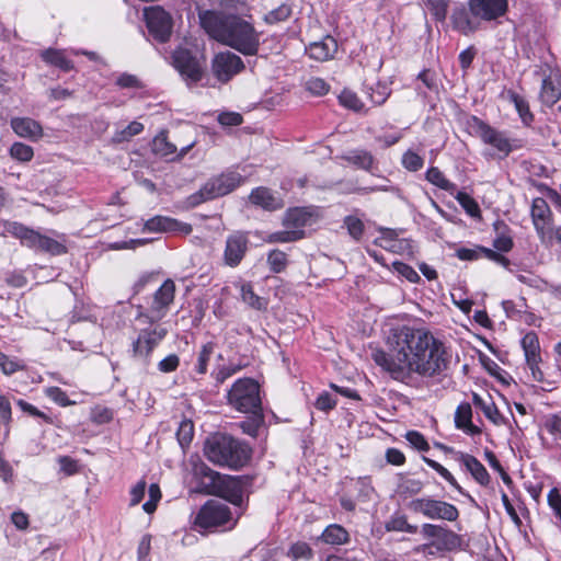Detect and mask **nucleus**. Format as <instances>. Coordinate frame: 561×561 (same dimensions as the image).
Returning a JSON list of instances; mask_svg holds the SVG:
<instances>
[{
    "label": "nucleus",
    "instance_id": "obj_1",
    "mask_svg": "<svg viewBox=\"0 0 561 561\" xmlns=\"http://www.w3.org/2000/svg\"><path fill=\"white\" fill-rule=\"evenodd\" d=\"M387 345L389 353L376 350L374 362L394 379L412 375L434 377L446 369V348L428 330L403 325L391 331Z\"/></svg>",
    "mask_w": 561,
    "mask_h": 561
},
{
    "label": "nucleus",
    "instance_id": "obj_2",
    "mask_svg": "<svg viewBox=\"0 0 561 561\" xmlns=\"http://www.w3.org/2000/svg\"><path fill=\"white\" fill-rule=\"evenodd\" d=\"M198 18L202 28L210 38L245 56L256 55L260 33L251 22L239 15L224 14L215 10L201 11Z\"/></svg>",
    "mask_w": 561,
    "mask_h": 561
},
{
    "label": "nucleus",
    "instance_id": "obj_3",
    "mask_svg": "<svg viewBox=\"0 0 561 561\" xmlns=\"http://www.w3.org/2000/svg\"><path fill=\"white\" fill-rule=\"evenodd\" d=\"M206 458L221 467L239 468L250 458L248 448L226 434L210 435L204 445Z\"/></svg>",
    "mask_w": 561,
    "mask_h": 561
},
{
    "label": "nucleus",
    "instance_id": "obj_4",
    "mask_svg": "<svg viewBox=\"0 0 561 561\" xmlns=\"http://www.w3.org/2000/svg\"><path fill=\"white\" fill-rule=\"evenodd\" d=\"M5 231L13 237L20 239L22 245L49 253L51 255H60L66 253L65 244L54 238L41 234L38 231L32 230L18 222H9L5 225Z\"/></svg>",
    "mask_w": 561,
    "mask_h": 561
},
{
    "label": "nucleus",
    "instance_id": "obj_5",
    "mask_svg": "<svg viewBox=\"0 0 561 561\" xmlns=\"http://www.w3.org/2000/svg\"><path fill=\"white\" fill-rule=\"evenodd\" d=\"M228 402L243 413H256L261 408L259 383L251 378L238 379L228 392Z\"/></svg>",
    "mask_w": 561,
    "mask_h": 561
},
{
    "label": "nucleus",
    "instance_id": "obj_6",
    "mask_svg": "<svg viewBox=\"0 0 561 561\" xmlns=\"http://www.w3.org/2000/svg\"><path fill=\"white\" fill-rule=\"evenodd\" d=\"M408 508L430 519H444L455 522L459 517L458 508L445 501L432 497H417L408 503Z\"/></svg>",
    "mask_w": 561,
    "mask_h": 561
},
{
    "label": "nucleus",
    "instance_id": "obj_7",
    "mask_svg": "<svg viewBox=\"0 0 561 561\" xmlns=\"http://www.w3.org/2000/svg\"><path fill=\"white\" fill-rule=\"evenodd\" d=\"M231 520L229 507L218 501H208L201 507L194 525L201 529H209L228 524Z\"/></svg>",
    "mask_w": 561,
    "mask_h": 561
},
{
    "label": "nucleus",
    "instance_id": "obj_8",
    "mask_svg": "<svg viewBox=\"0 0 561 561\" xmlns=\"http://www.w3.org/2000/svg\"><path fill=\"white\" fill-rule=\"evenodd\" d=\"M421 533L424 538L431 539V546L439 551H453L459 549L462 543L458 534L440 525L423 524Z\"/></svg>",
    "mask_w": 561,
    "mask_h": 561
},
{
    "label": "nucleus",
    "instance_id": "obj_9",
    "mask_svg": "<svg viewBox=\"0 0 561 561\" xmlns=\"http://www.w3.org/2000/svg\"><path fill=\"white\" fill-rule=\"evenodd\" d=\"M241 182V175L236 172L222 173L209 180L199 193L204 201L217 198L232 192Z\"/></svg>",
    "mask_w": 561,
    "mask_h": 561
},
{
    "label": "nucleus",
    "instance_id": "obj_10",
    "mask_svg": "<svg viewBox=\"0 0 561 561\" xmlns=\"http://www.w3.org/2000/svg\"><path fill=\"white\" fill-rule=\"evenodd\" d=\"M471 127L476 135L480 137L484 144L491 146L499 154L506 157L511 152V142L503 133L495 130L476 117L472 118Z\"/></svg>",
    "mask_w": 561,
    "mask_h": 561
},
{
    "label": "nucleus",
    "instance_id": "obj_11",
    "mask_svg": "<svg viewBox=\"0 0 561 561\" xmlns=\"http://www.w3.org/2000/svg\"><path fill=\"white\" fill-rule=\"evenodd\" d=\"M149 32L160 42H165L172 32V19L161 7H150L144 12Z\"/></svg>",
    "mask_w": 561,
    "mask_h": 561
},
{
    "label": "nucleus",
    "instance_id": "obj_12",
    "mask_svg": "<svg viewBox=\"0 0 561 561\" xmlns=\"http://www.w3.org/2000/svg\"><path fill=\"white\" fill-rule=\"evenodd\" d=\"M243 68L242 59L231 51L217 54L211 62L214 76L221 82H228L233 76L242 71Z\"/></svg>",
    "mask_w": 561,
    "mask_h": 561
},
{
    "label": "nucleus",
    "instance_id": "obj_13",
    "mask_svg": "<svg viewBox=\"0 0 561 561\" xmlns=\"http://www.w3.org/2000/svg\"><path fill=\"white\" fill-rule=\"evenodd\" d=\"M173 65L187 84L196 83L202 79V65L188 50L176 49L173 53Z\"/></svg>",
    "mask_w": 561,
    "mask_h": 561
},
{
    "label": "nucleus",
    "instance_id": "obj_14",
    "mask_svg": "<svg viewBox=\"0 0 561 561\" xmlns=\"http://www.w3.org/2000/svg\"><path fill=\"white\" fill-rule=\"evenodd\" d=\"M531 218L540 240L546 242L550 239V234L552 233V220L551 210L545 199H534L531 206Z\"/></svg>",
    "mask_w": 561,
    "mask_h": 561
},
{
    "label": "nucleus",
    "instance_id": "obj_15",
    "mask_svg": "<svg viewBox=\"0 0 561 561\" xmlns=\"http://www.w3.org/2000/svg\"><path fill=\"white\" fill-rule=\"evenodd\" d=\"M526 363L531 370L533 378L537 381L542 380L543 375L539 368L541 363L540 345L536 333L529 332L522 340Z\"/></svg>",
    "mask_w": 561,
    "mask_h": 561
},
{
    "label": "nucleus",
    "instance_id": "obj_16",
    "mask_svg": "<svg viewBox=\"0 0 561 561\" xmlns=\"http://www.w3.org/2000/svg\"><path fill=\"white\" fill-rule=\"evenodd\" d=\"M167 330L161 327H154L151 330H144L133 344L134 355L147 358L153 348L163 340Z\"/></svg>",
    "mask_w": 561,
    "mask_h": 561
},
{
    "label": "nucleus",
    "instance_id": "obj_17",
    "mask_svg": "<svg viewBox=\"0 0 561 561\" xmlns=\"http://www.w3.org/2000/svg\"><path fill=\"white\" fill-rule=\"evenodd\" d=\"M144 232H176L181 234H190L192 226L173 218L156 216L144 224Z\"/></svg>",
    "mask_w": 561,
    "mask_h": 561
},
{
    "label": "nucleus",
    "instance_id": "obj_18",
    "mask_svg": "<svg viewBox=\"0 0 561 561\" xmlns=\"http://www.w3.org/2000/svg\"><path fill=\"white\" fill-rule=\"evenodd\" d=\"M248 249V238L244 233L236 232L228 237L224 252L226 265L236 267L242 261Z\"/></svg>",
    "mask_w": 561,
    "mask_h": 561
},
{
    "label": "nucleus",
    "instance_id": "obj_19",
    "mask_svg": "<svg viewBox=\"0 0 561 561\" xmlns=\"http://www.w3.org/2000/svg\"><path fill=\"white\" fill-rule=\"evenodd\" d=\"M471 12L484 20H493L506 12L507 0H469Z\"/></svg>",
    "mask_w": 561,
    "mask_h": 561
},
{
    "label": "nucleus",
    "instance_id": "obj_20",
    "mask_svg": "<svg viewBox=\"0 0 561 561\" xmlns=\"http://www.w3.org/2000/svg\"><path fill=\"white\" fill-rule=\"evenodd\" d=\"M375 244L397 254L412 253V244L407 239H399L396 231L391 229H381L380 236L376 238Z\"/></svg>",
    "mask_w": 561,
    "mask_h": 561
},
{
    "label": "nucleus",
    "instance_id": "obj_21",
    "mask_svg": "<svg viewBox=\"0 0 561 561\" xmlns=\"http://www.w3.org/2000/svg\"><path fill=\"white\" fill-rule=\"evenodd\" d=\"M11 127L13 131L22 138L36 140L43 136V128L39 123L28 117L12 118Z\"/></svg>",
    "mask_w": 561,
    "mask_h": 561
},
{
    "label": "nucleus",
    "instance_id": "obj_22",
    "mask_svg": "<svg viewBox=\"0 0 561 561\" xmlns=\"http://www.w3.org/2000/svg\"><path fill=\"white\" fill-rule=\"evenodd\" d=\"M561 98V77L558 73L551 72L543 79L540 99L547 106L554 105Z\"/></svg>",
    "mask_w": 561,
    "mask_h": 561
},
{
    "label": "nucleus",
    "instance_id": "obj_23",
    "mask_svg": "<svg viewBox=\"0 0 561 561\" xmlns=\"http://www.w3.org/2000/svg\"><path fill=\"white\" fill-rule=\"evenodd\" d=\"M337 50V43L331 36H325L319 42L311 43L308 47L309 56L318 61L331 59Z\"/></svg>",
    "mask_w": 561,
    "mask_h": 561
},
{
    "label": "nucleus",
    "instance_id": "obj_24",
    "mask_svg": "<svg viewBox=\"0 0 561 561\" xmlns=\"http://www.w3.org/2000/svg\"><path fill=\"white\" fill-rule=\"evenodd\" d=\"M250 202L266 210H275L283 207V201L265 187H257L252 191Z\"/></svg>",
    "mask_w": 561,
    "mask_h": 561
},
{
    "label": "nucleus",
    "instance_id": "obj_25",
    "mask_svg": "<svg viewBox=\"0 0 561 561\" xmlns=\"http://www.w3.org/2000/svg\"><path fill=\"white\" fill-rule=\"evenodd\" d=\"M313 213L309 208L289 209L284 217V226L290 229L302 230L304 227L311 224Z\"/></svg>",
    "mask_w": 561,
    "mask_h": 561
},
{
    "label": "nucleus",
    "instance_id": "obj_26",
    "mask_svg": "<svg viewBox=\"0 0 561 561\" xmlns=\"http://www.w3.org/2000/svg\"><path fill=\"white\" fill-rule=\"evenodd\" d=\"M459 459L478 483L486 485L490 482V476L485 467L476 457L461 454Z\"/></svg>",
    "mask_w": 561,
    "mask_h": 561
},
{
    "label": "nucleus",
    "instance_id": "obj_27",
    "mask_svg": "<svg viewBox=\"0 0 561 561\" xmlns=\"http://www.w3.org/2000/svg\"><path fill=\"white\" fill-rule=\"evenodd\" d=\"M471 417L472 410L469 403L458 405L455 413L456 427L471 435L479 434L480 430L472 424Z\"/></svg>",
    "mask_w": 561,
    "mask_h": 561
},
{
    "label": "nucleus",
    "instance_id": "obj_28",
    "mask_svg": "<svg viewBox=\"0 0 561 561\" xmlns=\"http://www.w3.org/2000/svg\"><path fill=\"white\" fill-rule=\"evenodd\" d=\"M473 403L476 407L481 409L484 416L489 419L493 424L495 425H502L505 423V419L503 415L499 412L497 408L495 407L494 402L489 398L488 400L483 399L479 394H473Z\"/></svg>",
    "mask_w": 561,
    "mask_h": 561
},
{
    "label": "nucleus",
    "instance_id": "obj_29",
    "mask_svg": "<svg viewBox=\"0 0 561 561\" xmlns=\"http://www.w3.org/2000/svg\"><path fill=\"white\" fill-rule=\"evenodd\" d=\"M175 285L173 280L167 279L156 291L153 299V309L161 311L167 308L174 299Z\"/></svg>",
    "mask_w": 561,
    "mask_h": 561
},
{
    "label": "nucleus",
    "instance_id": "obj_30",
    "mask_svg": "<svg viewBox=\"0 0 561 561\" xmlns=\"http://www.w3.org/2000/svg\"><path fill=\"white\" fill-rule=\"evenodd\" d=\"M41 56L45 62L58 67L64 71H69L73 68V64L66 57L64 50L49 48L44 50Z\"/></svg>",
    "mask_w": 561,
    "mask_h": 561
},
{
    "label": "nucleus",
    "instance_id": "obj_31",
    "mask_svg": "<svg viewBox=\"0 0 561 561\" xmlns=\"http://www.w3.org/2000/svg\"><path fill=\"white\" fill-rule=\"evenodd\" d=\"M320 539L328 545H344L348 541V533L340 525L328 526Z\"/></svg>",
    "mask_w": 561,
    "mask_h": 561
},
{
    "label": "nucleus",
    "instance_id": "obj_32",
    "mask_svg": "<svg viewBox=\"0 0 561 561\" xmlns=\"http://www.w3.org/2000/svg\"><path fill=\"white\" fill-rule=\"evenodd\" d=\"M424 484L421 480L401 476L397 485V493L400 496L408 497L419 494Z\"/></svg>",
    "mask_w": 561,
    "mask_h": 561
},
{
    "label": "nucleus",
    "instance_id": "obj_33",
    "mask_svg": "<svg viewBox=\"0 0 561 561\" xmlns=\"http://www.w3.org/2000/svg\"><path fill=\"white\" fill-rule=\"evenodd\" d=\"M385 527L388 531H401L408 534H415L417 531V526L410 524L407 516L402 514L392 515L386 523Z\"/></svg>",
    "mask_w": 561,
    "mask_h": 561
},
{
    "label": "nucleus",
    "instance_id": "obj_34",
    "mask_svg": "<svg viewBox=\"0 0 561 561\" xmlns=\"http://www.w3.org/2000/svg\"><path fill=\"white\" fill-rule=\"evenodd\" d=\"M215 352V344L207 342L202 345L196 356L195 371L198 375H205L207 373L208 363Z\"/></svg>",
    "mask_w": 561,
    "mask_h": 561
},
{
    "label": "nucleus",
    "instance_id": "obj_35",
    "mask_svg": "<svg viewBox=\"0 0 561 561\" xmlns=\"http://www.w3.org/2000/svg\"><path fill=\"white\" fill-rule=\"evenodd\" d=\"M426 180L433 185L449 193H454L456 191V185L446 179L438 168H430L426 172Z\"/></svg>",
    "mask_w": 561,
    "mask_h": 561
},
{
    "label": "nucleus",
    "instance_id": "obj_36",
    "mask_svg": "<svg viewBox=\"0 0 561 561\" xmlns=\"http://www.w3.org/2000/svg\"><path fill=\"white\" fill-rule=\"evenodd\" d=\"M345 159L360 168V169H364V170H370V168L373 167V163H374V157L370 152L366 151V150H362V149H358V150H353L351 152H348L347 156H345Z\"/></svg>",
    "mask_w": 561,
    "mask_h": 561
},
{
    "label": "nucleus",
    "instance_id": "obj_37",
    "mask_svg": "<svg viewBox=\"0 0 561 561\" xmlns=\"http://www.w3.org/2000/svg\"><path fill=\"white\" fill-rule=\"evenodd\" d=\"M304 238V231L298 229L286 228L284 231H277L271 233L266 238V242L268 243H287L294 242Z\"/></svg>",
    "mask_w": 561,
    "mask_h": 561
},
{
    "label": "nucleus",
    "instance_id": "obj_38",
    "mask_svg": "<svg viewBox=\"0 0 561 561\" xmlns=\"http://www.w3.org/2000/svg\"><path fill=\"white\" fill-rule=\"evenodd\" d=\"M542 430L551 437L554 446H561V419L557 415H550L545 420Z\"/></svg>",
    "mask_w": 561,
    "mask_h": 561
},
{
    "label": "nucleus",
    "instance_id": "obj_39",
    "mask_svg": "<svg viewBox=\"0 0 561 561\" xmlns=\"http://www.w3.org/2000/svg\"><path fill=\"white\" fill-rule=\"evenodd\" d=\"M340 104L354 112H363L365 110L364 103L357 94L348 89H344L339 95Z\"/></svg>",
    "mask_w": 561,
    "mask_h": 561
},
{
    "label": "nucleus",
    "instance_id": "obj_40",
    "mask_svg": "<svg viewBox=\"0 0 561 561\" xmlns=\"http://www.w3.org/2000/svg\"><path fill=\"white\" fill-rule=\"evenodd\" d=\"M240 293L242 300L250 307L257 310L265 308L266 304L264 299L254 294L253 288L250 284L242 283L240 285Z\"/></svg>",
    "mask_w": 561,
    "mask_h": 561
},
{
    "label": "nucleus",
    "instance_id": "obj_41",
    "mask_svg": "<svg viewBox=\"0 0 561 561\" xmlns=\"http://www.w3.org/2000/svg\"><path fill=\"white\" fill-rule=\"evenodd\" d=\"M152 150L161 157H172L176 152V147L169 142L164 134H160L152 141Z\"/></svg>",
    "mask_w": 561,
    "mask_h": 561
},
{
    "label": "nucleus",
    "instance_id": "obj_42",
    "mask_svg": "<svg viewBox=\"0 0 561 561\" xmlns=\"http://www.w3.org/2000/svg\"><path fill=\"white\" fill-rule=\"evenodd\" d=\"M194 436V425L191 420H183L178 428L176 437L180 445L184 448L187 446Z\"/></svg>",
    "mask_w": 561,
    "mask_h": 561
},
{
    "label": "nucleus",
    "instance_id": "obj_43",
    "mask_svg": "<svg viewBox=\"0 0 561 561\" xmlns=\"http://www.w3.org/2000/svg\"><path fill=\"white\" fill-rule=\"evenodd\" d=\"M10 154L15 160L28 162L32 160L34 152L31 146L22 142H14L10 148Z\"/></svg>",
    "mask_w": 561,
    "mask_h": 561
},
{
    "label": "nucleus",
    "instance_id": "obj_44",
    "mask_svg": "<svg viewBox=\"0 0 561 561\" xmlns=\"http://www.w3.org/2000/svg\"><path fill=\"white\" fill-rule=\"evenodd\" d=\"M457 202L461 205V207L467 211L471 217L480 216V207L478 203L469 196L467 193L458 192L456 195Z\"/></svg>",
    "mask_w": 561,
    "mask_h": 561
},
{
    "label": "nucleus",
    "instance_id": "obj_45",
    "mask_svg": "<svg viewBox=\"0 0 561 561\" xmlns=\"http://www.w3.org/2000/svg\"><path fill=\"white\" fill-rule=\"evenodd\" d=\"M148 496L149 499L147 502L144 503L142 510L147 514H152L156 511L159 501L161 500V490L157 483H152L149 485Z\"/></svg>",
    "mask_w": 561,
    "mask_h": 561
},
{
    "label": "nucleus",
    "instance_id": "obj_46",
    "mask_svg": "<svg viewBox=\"0 0 561 561\" xmlns=\"http://www.w3.org/2000/svg\"><path fill=\"white\" fill-rule=\"evenodd\" d=\"M267 262L273 272L279 273L286 267L287 256L279 250H273L267 256Z\"/></svg>",
    "mask_w": 561,
    "mask_h": 561
},
{
    "label": "nucleus",
    "instance_id": "obj_47",
    "mask_svg": "<svg viewBox=\"0 0 561 561\" xmlns=\"http://www.w3.org/2000/svg\"><path fill=\"white\" fill-rule=\"evenodd\" d=\"M288 556L291 557L294 560H309L312 558L313 552L310 546L306 542H296L294 543L289 551Z\"/></svg>",
    "mask_w": 561,
    "mask_h": 561
},
{
    "label": "nucleus",
    "instance_id": "obj_48",
    "mask_svg": "<svg viewBox=\"0 0 561 561\" xmlns=\"http://www.w3.org/2000/svg\"><path fill=\"white\" fill-rule=\"evenodd\" d=\"M447 4L448 0H426L425 2L427 10L439 21L446 18Z\"/></svg>",
    "mask_w": 561,
    "mask_h": 561
},
{
    "label": "nucleus",
    "instance_id": "obj_49",
    "mask_svg": "<svg viewBox=\"0 0 561 561\" xmlns=\"http://www.w3.org/2000/svg\"><path fill=\"white\" fill-rule=\"evenodd\" d=\"M291 13V9L287 4H280L275 10L270 11L265 14L264 20L267 23H277L285 21Z\"/></svg>",
    "mask_w": 561,
    "mask_h": 561
},
{
    "label": "nucleus",
    "instance_id": "obj_50",
    "mask_svg": "<svg viewBox=\"0 0 561 561\" xmlns=\"http://www.w3.org/2000/svg\"><path fill=\"white\" fill-rule=\"evenodd\" d=\"M392 267L399 275L411 283H417L420 280V276L416 271L408 264L402 262H393Z\"/></svg>",
    "mask_w": 561,
    "mask_h": 561
},
{
    "label": "nucleus",
    "instance_id": "obj_51",
    "mask_svg": "<svg viewBox=\"0 0 561 561\" xmlns=\"http://www.w3.org/2000/svg\"><path fill=\"white\" fill-rule=\"evenodd\" d=\"M423 460L454 488L459 489V485L454 476L439 462L426 457H424Z\"/></svg>",
    "mask_w": 561,
    "mask_h": 561
},
{
    "label": "nucleus",
    "instance_id": "obj_52",
    "mask_svg": "<svg viewBox=\"0 0 561 561\" xmlns=\"http://www.w3.org/2000/svg\"><path fill=\"white\" fill-rule=\"evenodd\" d=\"M46 396L51 399L54 402L61 407H68L75 404L73 401H70L65 391H62L58 387H49L45 390Z\"/></svg>",
    "mask_w": 561,
    "mask_h": 561
},
{
    "label": "nucleus",
    "instance_id": "obj_53",
    "mask_svg": "<svg viewBox=\"0 0 561 561\" xmlns=\"http://www.w3.org/2000/svg\"><path fill=\"white\" fill-rule=\"evenodd\" d=\"M423 158L417 153L409 150L402 157V164L409 171H417L423 167Z\"/></svg>",
    "mask_w": 561,
    "mask_h": 561
},
{
    "label": "nucleus",
    "instance_id": "obj_54",
    "mask_svg": "<svg viewBox=\"0 0 561 561\" xmlns=\"http://www.w3.org/2000/svg\"><path fill=\"white\" fill-rule=\"evenodd\" d=\"M344 224L347 228L348 233L356 240H358L364 232V224L363 221L355 217L348 216L345 218Z\"/></svg>",
    "mask_w": 561,
    "mask_h": 561
},
{
    "label": "nucleus",
    "instance_id": "obj_55",
    "mask_svg": "<svg viewBox=\"0 0 561 561\" xmlns=\"http://www.w3.org/2000/svg\"><path fill=\"white\" fill-rule=\"evenodd\" d=\"M147 483L145 480L138 481L129 491V506L138 505L146 493Z\"/></svg>",
    "mask_w": 561,
    "mask_h": 561
},
{
    "label": "nucleus",
    "instance_id": "obj_56",
    "mask_svg": "<svg viewBox=\"0 0 561 561\" xmlns=\"http://www.w3.org/2000/svg\"><path fill=\"white\" fill-rule=\"evenodd\" d=\"M144 129V125L139 122H131L128 124L122 131H119L115 139L117 141H125L131 138L133 136H136L140 134Z\"/></svg>",
    "mask_w": 561,
    "mask_h": 561
},
{
    "label": "nucleus",
    "instance_id": "obj_57",
    "mask_svg": "<svg viewBox=\"0 0 561 561\" xmlns=\"http://www.w3.org/2000/svg\"><path fill=\"white\" fill-rule=\"evenodd\" d=\"M0 368L5 375H12L23 368V365L15 359L8 357L5 354L0 353Z\"/></svg>",
    "mask_w": 561,
    "mask_h": 561
},
{
    "label": "nucleus",
    "instance_id": "obj_58",
    "mask_svg": "<svg viewBox=\"0 0 561 561\" xmlns=\"http://www.w3.org/2000/svg\"><path fill=\"white\" fill-rule=\"evenodd\" d=\"M390 92L386 85L377 84L375 88L371 89L369 98L374 105H381L387 101Z\"/></svg>",
    "mask_w": 561,
    "mask_h": 561
},
{
    "label": "nucleus",
    "instance_id": "obj_59",
    "mask_svg": "<svg viewBox=\"0 0 561 561\" xmlns=\"http://www.w3.org/2000/svg\"><path fill=\"white\" fill-rule=\"evenodd\" d=\"M306 85L308 91L314 95H324L329 91V84L321 78H311Z\"/></svg>",
    "mask_w": 561,
    "mask_h": 561
},
{
    "label": "nucleus",
    "instance_id": "obj_60",
    "mask_svg": "<svg viewBox=\"0 0 561 561\" xmlns=\"http://www.w3.org/2000/svg\"><path fill=\"white\" fill-rule=\"evenodd\" d=\"M407 440L416 449L426 451L430 449L428 443L424 436L415 431L408 432L405 435Z\"/></svg>",
    "mask_w": 561,
    "mask_h": 561
},
{
    "label": "nucleus",
    "instance_id": "obj_61",
    "mask_svg": "<svg viewBox=\"0 0 561 561\" xmlns=\"http://www.w3.org/2000/svg\"><path fill=\"white\" fill-rule=\"evenodd\" d=\"M179 365V356L175 354H171L159 362L158 368L162 373H172L178 369Z\"/></svg>",
    "mask_w": 561,
    "mask_h": 561
},
{
    "label": "nucleus",
    "instance_id": "obj_62",
    "mask_svg": "<svg viewBox=\"0 0 561 561\" xmlns=\"http://www.w3.org/2000/svg\"><path fill=\"white\" fill-rule=\"evenodd\" d=\"M514 104L522 121L528 125L533 121V114L529 111L528 104L523 99L517 96H514Z\"/></svg>",
    "mask_w": 561,
    "mask_h": 561
},
{
    "label": "nucleus",
    "instance_id": "obj_63",
    "mask_svg": "<svg viewBox=\"0 0 561 561\" xmlns=\"http://www.w3.org/2000/svg\"><path fill=\"white\" fill-rule=\"evenodd\" d=\"M336 404L335 399L328 392L319 394L316 400V408L321 411L332 410Z\"/></svg>",
    "mask_w": 561,
    "mask_h": 561
},
{
    "label": "nucleus",
    "instance_id": "obj_64",
    "mask_svg": "<svg viewBox=\"0 0 561 561\" xmlns=\"http://www.w3.org/2000/svg\"><path fill=\"white\" fill-rule=\"evenodd\" d=\"M548 504L561 519V491L552 489L548 494Z\"/></svg>",
    "mask_w": 561,
    "mask_h": 561
}]
</instances>
